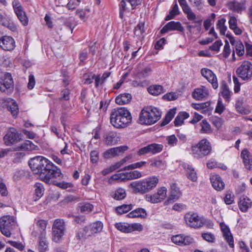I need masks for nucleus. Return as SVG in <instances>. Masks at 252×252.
Listing matches in <instances>:
<instances>
[{"label":"nucleus","instance_id":"obj_1","mask_svg":"<svg viewBox=\"0 0 252 252\" xmlns=\"http://www.w3.org/2000/svg\"><path fill=\"white\" fill-rule=\"evenodd\" d=\"M29 164L33 173L39 175L40 180L46 184L54 185L63 189L70 187V183L57 182L56 180H62L63 175L61 169L47 158L36 156L30 159Z\"/></svg>","mask_w":252,"mask_h":252},{"label":"nucleus","instance_id":"obj_2","mask_svg":"<svg viewBox=\"0 0 252 252\" xmlns=\"http://www.w3.org/2000/svg\"><path fill=\"white\" fill-rule=\"evenodd\" d=\"M110 120L111 124L115 127L124 128L131 122L132 117L127 108L118 107L112 111Z\"/></svg>","mask_w":252,"mask_h":252},{"label":"nucleus","instance_id":"obj_3","mask_svg":"<svg viewBox=\"0 0 252 252\" xmlns=\"http://www.w3.org/2000/svg\"><path fill=\"white\" fill-rule=\"evenodd\" d=\"M161 112L157 107L152 106L143 108L141 110L138 122L142 125H151L161 118Z\"/></svg>","mask_w":252,"mask_h":252},{"label":"nucleus","instance_id":"obj_4","mask_svg":"<svg viewBox=\"0 0 252 252\" xmlns=\"http://www.w3.org/2000/svg\"><path fill=\"white\" fill-rule=\"evenodd\" d=\"M158 182V179L156 176H152L138 181L133 182L130 186L136 193L143 194L154 189Z\"/></svg>","mask_w":252,"mask_h":252},{"label":"nucleus","instance_id":"obj_5","mask_svg":"<svg viewBox=\"0 0 252 252\" xmlns=\"http://www.w3.org/2000/svg\"><path fill=\"white\" fill-rule=\"evenodd\" d=\"M192 154L196 158H202L209 155L212 151L211 144L206 139H203L191 147Z\"/></svg>","mask_w":252,"mask_h":252},{"label":"nucleus","instance_id":"obj_6","mask_svg":"<svg viewBox=\"0 0 252 252\" xmlns=\"http://www.w3.org/2000/svg\"><path fill=\"white\" fill-rule=\"evenodd\" d=\"M52 240L59 243L62 239L65 230V222L63 220L56 219L52 226Z\"/></svg>","mask_w":252,"mask_h":252},{"label":"nucleus","instance_id":"obj_7","mask_svg":"<svg viewBox=\"0 0 252 252\" xmlns=\"http://www.w3.org/2000/svg\"><path fill=\"white\" fill-rule=\"evenodd\" d=\"M15 224L13 217L7 215L0 218V230L1 233L7 237L11 235L10 230Z\"/></svg>","mask_w":252,"mask_h":252},{"label":"nucleus","instance_id":"obj_8","mask_svg":"<svg viewBox=\"0 0 252 252\" xmlns=\"http://www.w3.org/2000/svg\"><path fill=\"white\" fill-rule=\"evenodd\" d=\"M186 224L189 227L199 228L202 227L205 221L203 218L199 217L197 213L189 212L184 217Z\"/></svg>","mask_w":252,"mask_h":252},{"label":"nucleus","instance_id":"obj_9","mask_svg":"<svg viewBox=\"0 0 252 252\" xmlns=\"http://www.w3.org/2000/svg\"><path fill=\"white\" fill-rule=\"evenodd\" d=\"M13 90L14 83L11 75L9 73H6L0 81V91L9 95L12 94Z\"/></svg>","mask_w":252,"mask_h":252},{"label":"nucleus","instance_id":"obj_10","mask_svg":"<svg viewBox=\"0 0 252 252\" xmlns=\"http://www.w3.org/2000/svg\"><path fill=\"white\" fill-rule=\"evenodd\" d=\"M238 76L244 80H248L252 77V64L249 61H244L237 69Z\"/></svg>","mask_w":252,"mask_h":252},{"label":"nucleus","instance_id":"obj_11","mask_svg":"<svg viewBox=\"0 0 252 252\" xmlns=\"http://www.w3.org/2000/svg\"><path fill=\"white\" fill-rule=\"evenodd\" d=\"M178 2L182 7L183 11L185 14H186L188 19L190 21H193V23L198 24L200 27L201 25L202 20H199L195 21L196 16L192 11L186 0H178Z\"/></svg>","mask_w":252,"mask_h":252},{"label":"nucleus","instance_id":"obj_12","mask_svg":"<svg viewBox=\"0 0 252 252\" xmlns=\"http://www.w3.org/2000/svg\"><path fill=\"white\" fill-rule=\"evenodd\" d=\"M20 134L13 127H10L3 137V141L6 146H11L20 141Z\"/></svg>","mask_w":252,"mask_h":252},{"label":"nucleus","instance_id":"obj_13","mask_svg":"<svg viewBox=\"0 0 252 252\" xmlns=\"http://www.w3.org/2000/svg\"><path fill=\"white\" fill-rule=\"evenodd\" d=\"M184 28L179 22L174 21L167 23L160 30V33L164 34L169 31H177L180 32H184Z\"/></svg>","mask_w":252,"mask_h":252},{"label":"nucleus","instance_id":"obj_14","mask_svg":"<svg viewBox=\"0 0 252 252\" xmlns=\"http://www.w3.org/2000/svg\"><path fill=\"white\" fill-rule=\"evenodd\" d=\"M0 47L5 51H12L15 47L14 39L9 36H3L0 39Z\"/></svg>","mask_w":252,"mask_h":252},{"label":"nucleus","instance_id":"obj_15","mask_svg":"<svg viewBox=\"0 0 252 252\" xmlns=\"http://www.w3.org/2000/svg\"><path fill=\"white\" fill-rule=\"evenodd\" d=\"M201 75L210 82L214 89L218 87L217 78L215 74L209 69L203 68L201 70Z\"/></svg>","mask_w":252,"mask_h":252},{"label":"nucleus","instance_id":"obj_16","mask_svg":"<svg viewBox=\"0 0 252 252\" xmlns=\"http://www.w3.org/2000/svg\"><path fill=\"white\" fill-rule=\"evenodd\" d=\"M181 195V192L176 184H172L170 186V193L165 204L167 205L178 200Z\"/></svg>","mask_w":252,"mask_h":252},{"label":"nucleus","instance_id":"obj_17","mask_svg":"<svg viewBox=\"0 0 252 252\" xmlns=\"http://www.w3.org/2000/svg\"><path fill=\"white\" fill-rule=\"evenodd\" d=\"M103 139L104 143L107 146L115 145L120 140L117 133L112 131L105 132Z\"/></svg>","mask_w":252,"mask_h":252},{"label":"nucleus","instance_id":"obj_18","mask_svg":"<svg viewBox=\"0 0 252 252\" xmlns=\"http://www.w3.org/2000/svg\"><path fill=\"white\" fill-rule=\"evenodd\" d=\"M46 235V232L40 233L37 245V249L39 252H46L49 250V242Z\"/></svg>","mask_w":252,"mask_h":252},{"label":"nucleus","instance_id":"obj_19","mask_svg":"<svg viewBox=\"0 0 252 252\" xmlns=\"http://www.w3.org/2000/svg\"><path fill=\"white\" fill-rule=\"evenodd\" d=\"M3 100L6 103L8 110L11 112L14 118H16L19 114V108L16 101L11 98H6Z\"/></svg>","mask_w":252,"mask_h":252},{"label":"nucleus","instance_id":"obj_20","mask_svg":"<svg viewBox=\"0 0 252 252\" xmlns=\"http://www.w3.org/2000/svg\"><path fill=\"white\" fill-rule=\"evenodd\" d=\"M128 147L126 146H122L110 148L104 152V157L105 158H109L112 157L117 156L120 153L126 151Z\"/></svg>","mask_w":252,"mask_h":252},{"label":"nucleus","instance_id":"obj_21","mask_svg":"<svg viewBox=\"0 0 252 252\" xmlns=\"http://www.w3.org/2000/svg\"><path fill=\"white\" fill-rule=\"evenodd\" d=\"M220 226L224 238L228 242L229 246L233 248L234 246L233 238L228 226L223 222L220 223Z\"/></svg>","mask_w":252,"mask_h":252},{"label":"nucleus","instance_id":"obj_22","mask_svg":"<svg viewBox=\"0 0 252 252\" xmlns=\"http://www.w3.org/2000/svg\"><path fill=\"white\" fill-rule=\"evenodd\" d=\"M38 147L34 145L30 140H26L20 146H17L14 148V151H23L25 152H31L33 150H38Z\"/></svg>","mask_w":252,"mask_h":252},{"label":"nucleus","instance_id":"obj_23","mask_svg":"<svg viewBox=\"0 0 252 252\" xmlns=\"http://www.w3.org/2000/svg\"><path fill=\"white\" fill-rule=\"evenodd\" d=\"M241 157L245 167L249 170H252V155L245 149L242 151Z\"/></svg>","mask_w":252,"mask_h":252},{"label":"nucleus","instance_id":"obj_24","mask_svg":"<svg viewBox=\"0 0 252 252\" xmlns=\"http://www.w3.org/2000/svg\"><path fill=\"white\" fill-rule=\"evenodd\" d=\"M208 90L204 86L195 89L192 93V97L196 100H201L208 95Z\"/></svg>","mask_w":252,"mask_h":252},{"label":"nucleus","instance_id":"obj_25","mask_svg":"<svg viewBox=\"0 0 252 252\" xmlns=\"http://www.w3.org/2000/svg\"><path fill=\"white\" fill-rule=\"evenodd\" d=\"M210 181L213 187L217 190H221L224 187V183L219 175H212Z\"/></svg>","mask_w":252,"mask_h":252},{"label":"nucleus","instance_id":"obj_26","mask_svg":"<svg viewBox=\"0 0 252 252\" xmlns=\"http://www.w3.org/2000/svg\"><path fill=\"white\" fill-rule=\"evenodd\" d=\"M103 223L100 221H96L91 224L89 227H88V229H90V232L88 231V235L100 232L103 229Z\"/></svg>","mask_w":252,"mask_h":252},{"label":"nucleus","instance_id":"obj_27","mask_svg":"<svg viewBox=\"0 0 252 252\" xmlns=\"http://www.w3.org/2000/svg\"><path fill=\"white\" fill-rule=\"evenodd\" d=\"M131 98V95L129 93L121 94L116 97L115 102L119 105H124L129 103Z\"/></svg>","mask_w":252,"mask_h":252},{"label":"nucleus","instance_id":"obj_28","mask_svg":"<svg viewBox=\"0 0 252 252\" xmlns=\"http://www.w3.org/2000/svg\"><path fill=\"white\" fill-rule=\"evenodd\" d=\"M129 218H145L147 217V213L146 210L141 208H138L131 212L127 215Z\"/></svg>","mask_w":252,"mask_h":252},{"label":"nucleus","instance_id":"obj_29","mask_svg":"<svg viewBox=\"0 0 252 252\" xmlns=\"http://www.w3.org/2000/svg\"><path fill=\"white\" fill-rule=\"evenodd\" d=\"M251 206L252 202L249 198L244 197L240 198L239 207L241 211L246 212L249 208L251 207Z\"/></svg>","mask_w":252,"mask_h":252},{"label":"nucleus","instance_id":"obj_30","mask_svg":"<svg viewBox=\"0 0 252 252\" xmlns=\"http://www.w3.org/2000/svg\"><path fill=\"white\" fill-rule=\"evenodd\" d=\"M35 189L34 200L36 201L38 200L43 195L44 192V188L42 184L40 183H36L34 185Z\"/></svg>","mask_w":252,"mask_h":252},{"label":"nucleus","instance_id":"obj_31","mask_svg":"<svg viewBox=\"0 0 252 252\" xmlns=\"http://www.w3.org/2000/svg\"><path fill=\"white\" fill-rule=\"evenodd\" d=\"M184 167L186 170L188 178L193 182L197 180V176L194 169L188 164H184Z\"/></svg>","mask_w":252,"mask_h":252},{"label":"nucleus","instance_id":"obj_32","mask_svg":"<svg viewBox=\"0 0 252 252\" xmlns=\"http://www.w3.org/2000/svg\"><path fill=\"white\" fill-rule=\"evenodd\" d=\"M221 92L220 94L221 96L226 101L228 102L230 100L231 95V92L225 81H223L220 87Z\"/></svg>","mask_w":252,"mask_h":252},{"label":"nucleus","instance_id":"obj_33","mask_svg":"<svg viewBox=\"0 0 252 252\" xmlns=\"http://www.w3.org/2000/svg\"><path fill=\"white\" fill-rule=\"evenodd\" d=\"M148 92L154 95H158L163 93V88L162 86L159 85H154L150 86L148 88Z\"/></svg>","mask_w":252,"mask_h":252},{"label":"nucleus","instance_id":"obj_34","mask_svg":"<svg viewBox=\"0 0 252 252\" xmlns=\"http://www.w3.org/2000/svg\"><path fill=\"white\" fill-rule=\"evenodd\" d=\"M189 117V113L184 112L178 114L174 120V123L175 126H181L183 124L184 120Z\"/></svg>","mask_w":252,"mask_h":252},{"label":"nucleus","instance_id":"obj_35","mask_svg":"<svg viewBox=\"0 0 252 252\" xmlns=\"http://www.w3.org/2000/svg\"><path fill=\"white\" fill-rule=\"evenodd\" d=\"M12 6L17 17H19L20 16H21V15L26 13L19 0H14L12 2Z\"/></svg>","mask_w":252,"mask_h":252},{"label":"nucleus","instance_id":"obj_36","mask_svg":"<svg viewBox=\"0 0 252 252\" xmlns=\"http://www.w3.org/2000/svg\"><path fill=\"white\" fill-rule=\"evenodd\" d=\"M110 74V72L106 71L104 72L101 77H100L99 75H95V87H98L99 85H102L106 81L107 78L109 77Z\"/></svg>","mask_w":252,"mask_h":252},{"label":"nucleus","instance_id":"obj_37","mask_svg":"<svg viewBox=\"0 0 252 252\" xmlns=\"http://www.w3.org/2000/svg\"><path fill=\"white\" fill-rule=\"evenodd\" d=\"M150 153L155 155L161 152L163 148L162 144L152 143L148 145Z\"/></svg>","mask_w":252,"mask_h":252},{"label":"nucleus","instance_id":"obj_38","mask_svg":"<svg viewBox=\"0 0 252 252\" xmlns=\"http://www.w3.org/2000/svg\"><path fill=\"white\" fill-rule=\"evenodd\" d=\"M176 113V109L173 108L170 109L168 113L166 114L165 118L163 120L162 123H161V126H164L167 124H168L174 117L175 114Z\"/></svg>","mask_w":252,"mask_h":252},{"label":"nucleus","instance_id":"obj_39","mask_svg":"<svg viewBox=\"0 0 252 252\" xmlns=\"http://www.w3.org/2000/svg\"><path fill=\"white\" fill-rule=\"evenodd\" d=\"M176 113V109L173 108L170 109L168 113L166 114L165 118L163 120L162 123H161V126H164L167 124H168L174 117L175 114Z\"/></svg>","mask_w":252,"mask_h":252},{"label":"nucleus","instance_id":"obj_40","mask_svg":"<svg viewBox=\"0 0 252 252\" xmlns=\"http://www.w3.org/2000/svg\"><path fill=\"white\" fill-rule=\"evenodd\" d=\"M179 14L180 11L179 7L177 3L176 2L173 5L172 9L170 11L169 14L165 17V20L168 21L172 19L175 16L178 15Z\"/></svg>","mask_w":252,"mask_h":252},{"label":"nucleus","instance_id":"obj_41","mask_svg":"<svg viewBox=\"0 0 252 252\" xmlns=\"http://www.w3.org/2000/svg\"><path fill=\"white\" fill-rule=\"evenodd\" d=\"M63 25L65 27L66 29L68 32H70L72 33L73 29H74L77 24L73 19H72L71 18H69L66 19L63 21Z\"/></svg>","mask_w":252,"mask_h":252},{"label":"nucleus","instance_id":"obj_42","mask_svg":"<svg viewBox=\"0 0 252 252\" xmlns=\"http://www.w3.org/2000/svg\"><path fill=\"white\" fill-rule=\"evenodd\" d=\"M132 209L131 204H123L119 206L116 208V211L118 214H123L128 212Z\"/></svg>","mask_w":252,"mask_h":252},{"label":"nucleus","instance_id":"obj_43","mask_svg":"<svg viewBox=\"0 0 252 252\" xmlns=\"http://www.w3.org/2000/svg\"><path fill=\"white\" fill-rule=\"evenodd\" d=\"M225 19L222 18L219 20L217 24V29L219 30L220 34L222 35H224L227 30V27L225 25Z\"/></svg>","mask_w":252,"mask_h":252},{"label":"nucleus","instance_id":"obj_44","mask_svg":"<svg viewBox=\"0 0 252 252\" xmlns=\"http://www.w3.org/2000/svg\"><path fill=\"white\" fill-rule=\"evenodd\" d=\"M126 180H131L140 178L142 177L141 173L137 170H134L129 172H126Z\"/></svg>","mask_w":252,"mask_h":252},{"label":"nucleus","instance_id":"obj_45","mask_svg":"<svg viewBox=\"0 0 252 252\" xmlns=\"http://www.w3.org/2000/svg\"><path fill=\"white\" fill-rule=\"evenodd\" d=\"M152 73V69L150 67H146L137 74V76L139 79H143L149 76Z\"/></svg>","mask_w":252,"mask_h":252},{"label":"nucleus","instance_id":"obj_46","mask_svg":"<svg viewBox=\"0 0 252 252\" xmlns=\"http://www.w3.org/2000/svg\"><path fill=\"white\" fill-rule=\"evenodd\" d=\"M126 196L125 189L122 188H119L115 191L113 197L116 200H121L124 199Z\"/></svg>","mask_w":252,"mask_h":252},{"label":"nucleus","instance_id":"obj_47","mask_svg":"<svg viewBox=\"0 0 252 252\" xmlns=\"http://www.w3.org/2000/svg\"><path fill=\"white\" fill-rule=\"evenodd\" d=\"M144 27V24L143 23H139L135 28L134 35L136 36L143 37V34L145 32Z\"/></svg>","mask_w":252,"mask_h":252},{"label":"nucleus","instance_id":"obj_48","mask_svg":"<svg viewBox=\"0 0 252 252\" xmlns=\"http://www.w3.org/2000/svg\"><path fill=\"white\" fill-rule=\"evenodd\" d=\"M129 224L123 222H119L115 224L116 228L125 233H129Z\"/></svg>","mask_w":252,"mask_h":252},{"label":"nucleus","instance_id":"obj_49","mask_svg":"<svg viewBox=\"0 0 252 252\" xmlns=\"http://www.w3.org/2000/svg\"><path fill=\"white\" fill-rule=\"evenodd\" d=\"M150 166L162 169L164 167V163L161 160L154 159L150 161Z\"/></svg>","mask_w":252,"mask_h":252},{"label":"nucleus","instance_id":"obj_50","mask_svg":"<svg viewBox=\"0 0 252 252\" xmlns=\"http://www.w3.org/2000/svg\"><path fill=\"white\" fill-rule=\"evenodd\" d=\"M158 195L157 193L153 195L147 194L146 196V200L152 203H157L160 202L162 201L160 198L158 196Z\"/></svg>","mask_w":252,"mask_h":252},{"label":"nucleus","instance_id":"obj_51","mask_svg":"<svg viewBox=\"0 0 252 252\" xmlns=\"http://www.w3.org/2000/svg\"><path fill=\"white\" fill-rule=\"evenodd\" d=\"M235 51L236 54L239 56H241L244 55L245 51H244V46L242 43L241 41L236 42L235 44Z\"/></svg>","mask_w":252,"mask_h":252},{"label":"nucleus","instance_id":"obj_52","mask_svg":"<svg viewBox=\"0 0 252 252\" xmlns=\"http://www.w3.org/2000/svg\"><path fill=\"white\" fill-rule=\"evenodd\" d=\"M201 129V132L202 133H209L211 132V126L209 124L206 120H203L200 124Z\"/></svg>","mask_w":252,"mask_h":252},{"label":"nucleus","instance_id":"obj_53","mask_svg":"<svg viewBox=\"0 0 252 252\" xmlns=\"http://www.w3.org/2000/svg\"><path fill=\"white\" fill-rule=\"evenodd\" d=\"M88 228L85 226L83 229H80L78 231L76 234V238L78 240H81L84 237L86 238V235L88 234Z\"/></svg>","mask_w":252,"mask_h":252},{"label":"nucleus","instance_id":"obj_54","mask_svg":"<svg viewBox=\"0 0 252 252\" xmlns=\"http://www.w3.org/2000/svg\"><path fill=\"white\" fill-rule=\"evenodd\" d=\"M210 105V103L209 102H205L204 103H192L191 106L196 110L201 111L203 108H205V107L209 106Z\"/></svg>","mask_w":252,"mask_h":252},{"label":"nucleus","instance_id":"obj_55","mask_svg":"<svg viewBox=\"0 0 252 252\" xmlns=\"http://www.w3.org/2000/svg\"><path fill=\"white\" fill-rule=\"evenodd\" d=\"M86 11L89 12L90 10L89 9H77L76 11V14L82 20L85 21L87 19Z\"/></svg>","mask_w":252,"mask_h":252},{"label":"nucleus","instance_id":"obj_56","mask_svg":"<svg viewBox=\"0 0 252 252\" xmlns=\"http://www.w3.org/2000/svg\"><path fill=\"white\" fill-rule=\"evenodd\" d=\"M202 237L203 239L210 243H213L215 239L214 235L210 232L202 233Z\"/></svg>","mask_w":252,"mask_h":252},{"label":"nucleus","instance_id":"obj_57","mask_svg":"<svg viewBox=\"0 0 252 252\" xmlns=\"http://www.w3.org/2000/svg\"><path fill=\"white\" fill-rule=\"evenodd\" d=\"M99 159V152L96 150H94L90 153V160L93 163L97 162Z\"/></svg>","mask_w":252,"mask_h":252},{"label":"nucleus","instance_id":"obj_58","mask_svg":"<svg viewBox=\"0 0 252 252\" xmlns=\"http://www.w3.org/2000/svg\"><path fill=\"white\" fill-rule=\"evenodd\" d=\"M129 233L133 231H141L143 229V226L140 223H134L129 224Z\"/></svg>","mask_w":252,"mask_h":252},{"label":"nucleus","instance_id":"obj_59","mask_svg":"<svg viewBox=\"0 0 252 252\" xmlns=\"http://www.w3.org/2000/svg\"><path fill=\"white\" fill-rule=\"evenodd\" d=\"M224 109L225 107L222 103V100L220 98H219L215 109V112L221 114L223 112Z\"/></svg>","mask_w":252,"mask_h":252},{"label":"nucleus","instance_id":"obj_60","mask_svg":"<svg viewBox=\"0 0 252 252\" xmlns=\"http://www.w3.org/2000/svg\"><path fill=\"white\" fill-rule=\"evenodd\" d=\"M126 173H121L112 175L111 179L114 181H124L126 180Z\"/></svg>","mask_w":252,"mask_h":252},{"label":"nucleus","instance_id":"obj_61","mask_svg":"<svg viewBox=\"0 0 252 252\" xmlns=\"http://www.w3.org/2000/svg\"><path fill=\"white\" fill-rule=\"evenodd\" d=\"M94 206L90 203H85L80 207V211L82 213H89L92 211Z\"/></svg>","mask_w":252,"mask_h":252},{"label":"nucleus","instance_id":"obj_62","mask_svg":"<svg viewBox=\"0 0 252 252\" xmlns=\"http://www.w3.org/2000/svg\"><path fill=\"white\" fill-rule=\"evenodd\" d=\"M80 1V0H69L66 7L69 10L74 9L79 5Z\"/></svg>","mask_w":252,"mask_h":252},{"label":"nucleus","instance_id":"obj_63","mask_svg":"<svg viewBox=\"0 0 252 252\" xmlns=\"http://www.w3.org/2000/svg\"><path fill=\"white\" fill-rule=\"evenodd\" d=\"M7 243L9 244L12 247L18 249L21 251H23L25 247L23 244L20 242H16L10 240L8 241Z\"/></svg>","mask_w":252,"mask_h":252},{"label":"nucleus","instance_id":"obj_64","mask_svg":"<svg viewBox=\"0 0 252 252\" xmlns=\"http://www.w3.org/2000/svg\"><path fill=\"white\" fill-rule=\"evenodd\" d=\"M166 140L167 141L168 144L171 146L176 145L178 142L177 138L174 134L167 136L166 137Z\"/></svg>","mask_w":252,"mask_h":252}]
</instances>
